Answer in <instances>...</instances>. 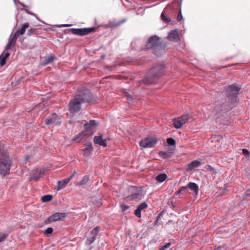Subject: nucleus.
Returning a JSON list of instances; mask_svg holds the SVG:
<instances>
[{
	"mask_svg": "<svg viewBox=\"0 0 250 250\" xmlns=\"http://www.w3.org/2000/svg\"><path fill=\"white\" fill-rule=\"evenodd\" d=\"M164 66L161 64H158L150 69L148 75L144 79V83L150 84L154 83L163 74Z\"/></svg>",
	"mask_w": 250,
	"mask_h": 250,
	"instance_id": "obj_1",
	"label": "nucleus"
},
{
	"mask_svg": "<svg viewBox=\"0 0 250 250\" xmlns=\"http://www.w3.org/2000/svg\"><path fill=\"white\" fill-rule=\"evenodd\" d=\"M128 195L125 197L126 201L139 202L144 197V191L142 187L130 186L128 188Z\"/></svg>",
	"mask_w": 250,
	"mask_h": 250,
	"instance_id": "obj_2",
	"label": "nucleus"
},
{
	"mask_svg": "<svg viewBox=\"0 0 250 250\" xmlns=\"http://www.w3.org/2000/svg\"><path fill=\"white\" fill-rule=\"evenodd\" d=\"M161 47V42L160 38L157 36L153 35L151 36L146 44V47L143 49L144 50L151 49L154 53L157 48Z\"/></svg>",
	"mask_w": 250,
	"mask_h": 250,
	"instance_id": "obj_3",
	"label": "nucleus"
},
{
	"mask_svg": "<svg viewBox=\"0 0 250 250\" xmlns=\"http://www.w3.org/2000/svg\"><path fill=\"white\" fill-rule=\"evenodd\" d=\"M76 97L83 103H89L93 99V97L90 91L87 89H83L78 92Z\"/></svg>",
	"mask_w": 250,
	"mask_h": 250,
	"instance_id": "obj_4",
	"label": "nucleus"
},
{
	"mask_svg": "<svg viewBox=\"0 0 250 250\" xmlns=\"http://www.w3.org/2000/svg\"><path fill=\"white\" fill-rule=\"evenodd\" d=\"M241 87L237 84H232L229 86L227 88V97L231 102H235L236 100L237 95L239 94V91Z\"/></svg>",
	"mask_w": 250,
	"mask_h": 250,
	"instance_id": "obj_5",
	"label": "nucleus"
},
{
	"mask_svg": "<svg viewBox=\"0 0 250 250\" xmlns=\"http://www.w3.org/2000/svg\"><path fill=\"white\" fill-rule=\"evenodd\" d=\"M182 0H173L171 4H168L164 8L166 13H177V11L181 9Z\"/></svg>",
	"mask_w": 250,
	"mask_h": 250,
	"instance_id": "obj_6",
	"label": "nucleus"
},
{
	"mask_svg": "<svg viewBox=\"0 0 250 250\" xmlns=\"http://www.w3.org/2000/svg\"><path fill=\"white\" fill-rule=\"evenodd\" d=\"M69 30L73 34L83 36L94 32L95 31V28H71L69 29Z\"/></svg>",
	"mask_w": 250,
	"mask_h": 250,
	"instance_id": "obj_7",
	"label": "nucleus"
},
{
	"mask_svg": "<svg viewBox=\"0 0 250 250\" xmlns=\"http://www.w3.org/2000/svg\"><path fill=\"white\" fill-rule=\"evenodd\" d=\"M81 102L76 96L69 104V110L71 113H76L80 111Z\"/></svg>",
	"mask_w": 250,
	"mask_h": 250,
	"instance_id": "obj_8",
	"label": "nucleus"
},
{
	"mask_svg": "<svg viewBox=\"0 0 250 250\" xmlns=\"http://www.w3.org/2000/svg\"><path fill=\"white\" fill-rule=\"evenodd\" d=\"M157 142L156 138H146L140 142V146L144 148L152 147L156 144Z\"/></svg>",
	"mask_w": 250,
	"mask_h": 250,
	"instance_id": "obj_9",
	"label": "nucleus"
},
{
	"mask_svg": "<svg viewBox=\"0 0 250 250\" xmlns=\"http://www.w3.org/2000/svg\"><path fill=\"white\" fill-rule=\"evenodd\" d=\"M189 117L188 115H183L173 120V125L176 128H180L184 124H186L188 120Z\"/></svg>",
	"mask_w": 250,
	"mask_h": 250,
	"instance_id": "obj_10",
	"label": "nucleus"
},
{
	"mask_svg": "<svg viewBox=\"0 0 250 250\" xmlns=\"http://www.w3.org/2000/svg\"><path fill=\"white\" fill-rule=\"evenodd\" d=\"M47 125H60L61 123L60 118L56 114L53 113L45 121Z\"/></svg>",
	"mask_w": 250,
	"mask_h": 250,
	"instance_id": "obj_11",
	"label": "nucleus"
},
{
	"mask_svg": "<svg viewBox=\"0 0 250 250\" xmlns=\"http://www.w3.org/2000/svg\"><path fill=\"white\" fill-rule=\"evenodd\" d=\"M99 230L100 228L99 227H95L91 230L85 242L86 245H90L94 242Z\"/></svg>",
	"mask_w": 250,
	"mask_h": 250,
	"instance_id": "obj_12",
	"label": "nucleus"
},
{
	"mask_svg": "<svg viewBox=\"0 0 250 250\" xmlns=\"http://www.w3.org/2000/svg\"><path fill=\"white\" fill-rule=\"evenodd\" d=\"M228 108L225 105H216L213 107L211 112L210 115L214 116L217 115H220L226 112Z\"/></svg>",
	"mask_w": 250,
	"mask_h": 250,
	"instance_id": "obj_13",
	"label": "nucleus"
},
{
	"mask_svg": "<svg viewBox=\"0 0 250 250\" xmlns=\"http://www.w3.org/2000/svg\"><path fill=\"white\" fill-rule=\"evenodd\" d=\"M66 214L63 212H57L51 215L47 218L46 222L47 223H51L53 222L58 221L62 218H65Z\"/></svg>",
	"mask_w": 250,
	"mask_h": 250,
	"instance_id": "obj_14",
	"label": "nucleus"
},
{
	"mask_svg": "<svg viewBox=\"0 0 250 250\" xmlns=\"http://www.w3.org/2000/svg\"><path fill=\"white\" fill-rule=\"evenodd\" d=\"M76 172H75L73 174H72L69 178L63 179L62 181H58L57 182L58 185L56 188V189L58 191L61 190L62 188H64L66 185L70 181V180L74 177L75 174H76Z\"/></svg>",
	"mask_w": 250,
	"mask_h": 250,
	"instance_id": "obj_15",
	"label": "nucleus"
},
{
	"mask_svg": "<svg viewBox=\"0 0 250 250\" xmlns=\"http://www.w3.org/2000/svg\"><path fill=\"white\" fill-rule=\"evenodd\" d=\"M188 188L190 190V193L192 194L197 196L198 193L199 187L195 183L189 182L187 185Z\"/></svg>",
	"mask_w": 250,
	"mask_h": 250,
	"instance_id": "obj_16",
	"label": "nucleus"
},
{
	"mask_svg": "<svg viewBox=\"0 0 250 250\" xmlns=\"http://www.w3.org/2000/svg\"><path fill=\"white\" fill-rule=\"evenodd\" d=\"M147 208V204L146 202H143L137 207V208L134 211L135 215L138 218L141 217V211Z\"/></svg>",
	"mask_w": 250,
	"mask_h": 250,
	"instance_id": "obj_17",
	"label": "nucleus"
},
{
	"mask_svg": "<svg viewBox=\"0 0 250 250\" xmlns=\"http://www.w3.org/2000/svg\"><path fill=\"white\" fill-rule=\"evenodd\" d=\"M93 148L91 143H89L85 148L82 149V151L83 152V156L84 157L87 158L92 153Z\"/></svg>",
	"mask_w": 250,
	"mask_h": 250,
	"instance_id": "obj_18",
	"label": "nucleus"
},
{
	"mask_svg": "<svg viewBox=\"0 0 250 250\" xmlns=\"http://www.w3.org/2000/svg\"><path fill=\"white\" fill-rule=\"evenodd\" d=\"M167 38L169 40L175 42H178L180 40L177 30H172L169 33Z\"/></svg>",
	"mask_w": 250,
	"mask_h": 250,
	"instance_id": "obj_19",
	"label": "nucleus"
},
{
	"mask_svg": "<svg viewBox=\"0 0 250 250\" xmlns=\"http://www.w3.org/2000/svg\"><path fill=\"white\" fill-rule=\"evenodd\" d=\"M94 143L104 147L106 146V140L103 139L102 135L95 136L94 138Z\"/></svg>",
	"mask_w": 250,
	"mask_h": 250,
	"instance_id": "obj_20",
	"label": "nucleus"
},
{
	"mask_svg": "<svg viewBox=\"0 0 250 250\" xmlns=\"http://www.w3.org/2000/svg\"><path fill=\"white\" fill-rule=\"evenodd\" d=\"M29 27V24L28 23H24L22 25L21 27L18 29L14 33L15 35L18 38L20 35H22L25 32V30Z\"/></svg>",
	"mask_w": 250,
	"mask_h": 250,
	"instance_id": "obj_21",
	"label": "nucleus"
},
{
	"mask_svg": "<svg viewBox=\"0 0 250 250\" xmlns=\"http://www.w3.org/2000/svg\"><path fill=\"white\" fill-rule=\"evenodd\" d=\"M201 165V161L194 160L188 165L187 171L192 170L194 168L199 167Z\"/></svg>",
	"mask_w": 250,
	"mask_h": 250,
	"instance_id": "obj_22",
	"label": "nucleus"
},
{
	"mask_svg": "<svg viewBox=\"0 0 250 250\" xmlns=\"http://www.w3.org/2000/svg\"><path fill=\"white\" fill-rule=\"evenodd\" d=\"M17 39L18 37L16 36V35H15L14 34L13 36L10 40L8 44L5 47V50H6L9 49L11 47L14 46L16 44Z\"/></svg>",
	"mask_w": 250,
	"mask_h": 250,
	"instance_id": "obj_23",
	"label": "nucleus"
},
{
	"mask_svg": "<svg viewBox=\"0 0 250 250\" xmlns=\"http://www.w3.org/2000/svg\"><path fill=\"white\" fill-rule=\"evenodd\" d=\"M54 57L53 56L45 57L42 60V64L43 65H46L52 62L54 60Z\"/></svg>",
	"mask_w": 250,
	"mask_h": 250,
	"instance_id": "obj_24",
	"label": "nucleus"
},
{
	"mask_svg": "<svg viewBox=\"0 0 250 250\" xmlns=\"http://www.w3.org/2000/svg\"><path fill=\"white\" fill-rule=\"evenodd\" d=\"M10 54L8 52L6 53L3 56H0V65L2 66L6 63V59L9 56Z\"/></svg>",
	"mask_w": 250,
	"mask_h": 250,
	"instance_id": "obj_25",
	"label": "nucleus"
},
{
	"mask_svg": "<svg viewBox=\"0 0 250 250\" xmlns=\"http://www.w3.org/2000/svg\"><path fill=\"white\" fill-rule=\"evenodd\" d=\"M188 191V188L187 186H186V187L183 186V187H181L175 193V194L181 195L185 194V193L187 192Z\"/></svg>",
	"mask_w": 250,
	"mask_h": 250,
	"instance_id": "obj_26",
	"label": "nucleus"
},
{
	"mask_svg": "<svg viewBox=\"0 0 250 250\" xmlns=\"http://www.w3.org/2000/svg\"><path fill=\"white\" fill-rule=\"evenodd\" d=\"M39 34L38 33V30L36 28H31L28 30L27 35L29 36L31 35H35L37 36Z\"/></svg>",
	"mask_w": 250,
	"mask_h": 250,
	"instance_id": "obj_27",
	"label": "nucleus"
},
{
	"mask_svg": "<svg viewBox=\"0 0 250 250\" xmlns=\"http://www.w3.org/2000/svg\"><path fill=\"white\" fill-rule=\"evenodd\" d=\"M97 125L96 122L95 120H91L89 123H86L85 126L87 129H89L90 128L95 127Z\"/></svg>",
	"mask_w": 250,
	"mask_h": 250,
	"instance_id": "obj_28",
	"label": "nucleus"
},
{
	"mask_svg": "<svg viewBox=\"0 0 250 250\" xmlns=\"http://www.w3.org/2000/svg\"><path fill=\"white\" fill-rule=\"evenodd\" d=\"M89 180V177L87 175H85L83 177L82 180L78 183L77 185L80 186L86 184Z\"/></svg>",
	"mask_w": 250,
	"mask_h": 250,
	"instance_id": "obj_29",
	"label": "nucleus"
},
{
	"mask_svg": "<svg viewBox=\"0 0 250 250\" xmlns=\"http://www.w3.org/2000/svg\"><path fill=\"white\" fill-rule=\"evenodd\" d=\"M167 176L166 174H160L157 176L156 179L160 183L163 182L166 179Z\"/></svg>",
	"mask_w": 250,
	"mask_h": 250,
	"instance_id": "obj_30",
	"label": "nucleus"
},
{
	"mask_svg": "<svg viewBox=\"0 0 250 250\" xmlns=\"http://www.w3.org/2000/svg\"><path fill=\"white\" fill-rule=\"evenodd\" d=\"M125 21H126L125 20H122L121 21H118L117 22H116L115 23H110V24L107 25L106 27H117V26H120L121 24H122L124 22H125Z\"/></svg>",
	"mask_w": 250,
	"mask_h": 250,
	"instance_id": "obj_31",
	"label": "nucleus"
},
{
	"mask_svg": "<svg viewBox=\"0 0 250 250\" xmlns=\"http://www.w3.org/2000/svg\"><path fill=\"white\" fill-rule=\"evenodd\" d=\"M165 14H169V13H166L164 10L161 15V19L165 22L168 23L171 21V20L169 18H167L166 16H165Z\"/></svg>",
	"mask_w": 250,
	"mask_h": 250,
	"instance_id": "obj_32",
	"label": "nucleus"
},
{
	"mask_svg": "<svg viewBox=\"0 0 250 250\" xmlns=\"http://www.w3.org/2000/svg\"><path fill=\"white\" fill-rule=\"evenodd\" d=\"M159 155L161 157L166 159L169 157L171 155L170 153L168 152L161 151L159 153Z\"/></svg>",
	"mask_w": 250,
	"mask_h": 250,
	"instance_id": "obj_33",
	"label": "nucleus"
},
{
	"mask_svg": "<svg viewBox=\"0 0 250 250\" xmlns=\"http://www.w3.org/2000/svg\"><path fill=\"white\" fill-rule=\"evenodd\" d=\"M52 196L50 195H46L42 197V201L43 202H47L51 200Z\"/></svg>",
	"mask_w": 250,
	"mask_h": 250,
	"instance_id": "obj_34",
	"label": "nucleus"
},
{
	"mask_svg": "<svg viewBox=\"0 0 250 250\" xmlns=\"http://www.w3.org/2000/svg\"><path fill=\"white\" fill-rule=\"evenodd\" d=\"M43 174V172L41 170H40V172L38 175H32L30 177V179L31 180H34L35 181H38V180L41 178V175Z\"/></svg>",
	"mask_w": 250,
	"mask_h": 250,
	"instance_id": "obj_35",
	"label": "nucleus"
},
{
	"mask_svg": "<svg viewBox=\"0 0 250 250\" xmlns=\"http://www.w3.org/2000/svg\"><path fill=\"white\" fill-rule=\"evenodd\" d=\"M167 142L168 146H175L176 145V141L171 138H167Z\"/></svg>",
	"mask_w": 250,
	"mask_h": 250,
	"instance_id": "obj_36",
	"label": "nucleus"
},
{
	"mask_svg": "<svg viewBox=\"0 0 250 250\" xmlns=\"http://www.w3.org/2000/svg\"><path fill=\"white\" fill-rule=\"evenodd\" d=\"M84 135L83 132H80L76 135L72 139V142H76L79 138H82Z\"/></svg>",
	"mask_w": 250,
	"mask_h": 250,
	"instance_id": "obj_37",
	"label": "nucleus"
},
{
	"mask_svg": "<svg viewBox=\"0 0 250 250\" xmlns=\"http://www.w3.org/2000/svg\"><path fill=\"white\" fill-rule=\"evenodd\" d=\"M53 231V229L52 228H48L45 231H44V234L49 236L52 233Z\"/></svg>",
	"mask_w": 250,
	"mask_h": 250,
	"instance_id": "obj_38",
	"label": "nucleus"
},
{
	"mask_svg": "<svg viewBox=\"0 0 250 250\" xmlns=\"http://www.w3.org/2000/svg\"><path fill=\"white\" fill-rule=\"evenodd\" d=\"M124 93L125 94V97H126L127 100L129 101H131L132 100V97L130 94H129L125 90H124Z\"/></svg>",
	"mask_w": 250,
	"mask_h": 250,
	"instance_id": "obj_39",
	"label": "nucleus"
},
{
	"mask_svg": "<svg viewBox=\"0 0 250 250\" xmlns=\"http://www.w3.org/2000/svg\"><path fill=\"white\" fill-rule=\"evenodd\" d=\"M177 12H178V15L177 17V20L178 21H181L183 18V16L182 15V12H181V9H180L179 11H177Z\"/></svg>",
	"mask_w": 250,
	"mask_h": 250,
	"instance_id": "obj_40",
	"label": "nucleus"
},
{
	"mask_svg": "<svg viewBox=\"0 0 250 250\" xmlns=\"http://www.w3.org/2000/svg\"><path fill=\"white\" fill-rule=\"evenodd\" d=\"M7 234L0 232V243L3 242L7 238Z\"/></svg>",
	"mask_w": 250,
	"mask_h": 250,
	"instance_id": "obj_41",
	"label": "nucleus"
},
{
	"mask_svg": "<svg viewBox=\"0 0 250 250\" xmlns=\"http://www.w3.org/2000/svg\"><path fill=\"white\" fill-rule=\"evenodd\" d=\"M171 246V243L169 242L162 246L159 250H166L168 248Z\"/></svg>",
	"mask_w": 250,
	"mask_h": 250,
	"instance_id": "obj_42",
	"label": "nucleus"
},
{
	"mask_svg": "<svg viewBox=\"0 0 250 250\" xmlns=\"http://www.w3.org/2000/svg\"><path fill=\"white\" fill-rule=\"evenodd\" d=\"M242 152H243V154H244L246 157H249L250 153H249V151L247 149H243Z\"/></svg>",
	"mask_w": 250,
	"mask_h": 250,
	"instance_id": "obj_43",
	"label": "nucleus"
},
{
	"mask_svg": "<svg viewBox=\"0 0 250 250\" xmlns=\"http://www.w3.org/2000/svg\"><path fill=\"white\" fill-rule=\"evenodd\" d=\"M120 207L123 211H125L129 208V206L125 205H121Z\"/></svg>",
	"mask_w": 250,
	"mask_h": 250,
	"instance_id": "obj_44",
	"label": "nucleus"
},
{
	"mask_svg": "<svg viewBox=\"0 0 250 250\" xmlns=\"http://www.w3.org/2000/svg\"><path fill=\"white\" fill-rule=\"evenodd\" d=\"M245 197H249L250 196V189H248L245 192Z\"/></svg>",
	"mask_w": 250,
	"mask_h": 250,
	"instance_id": "obj_45",
	"label": "nucleus"
},
{
	"mask_svg": "<svg viewBox=\"0 0 250 250\" xmlns=\"http://www.w3.org/2000/svg\"><path fill=\"white\" fill-rule=\"evenodd\" d=\"M30 156L27 155L25 157V163H26L30 158Z\"/></svg>",
	"mask_w": 250,
	"mask_h": 250,
	"instance_id": "obj_46",
	"label": "nucleus"
},
{
	"mask_svg": "<svg viewBox=\"0 0 250 250\" xmlns=\"http://www.w3.org/2000/svg\"><path fill=\"white\" fill-rule=\"evenodd\" d=\"M70 26V24H63V25L60 26V27H68Z\"/></svg>",
	"mask_w": 250,
	"mask_h": 250,
	"instance_id": "obj_47",
	"label": "nucleus"
},
{
	"mask_svg": "<svg viewBox=\"0 0 250 250\" xmlns=\"http://www.w3.org/2000/svg\"><path fill=\"white\" fill-rule=\"evenodd\" d=\"M221 248H222L221 247H218L217 248L214 249L213 250H221Z\"/></svg>",
	"mask_w": 250,
	"mask_h": 250,
	"instance_id": "obj_48",
	"label": "nucleus"
},
{
	"mask_svg": "<svg viewBox=\"0 0 250 250\" xmlns=\"http://www.w3.org/2000/svg\"><path fill=\"white\" fill-rule=\"evenodd\" d=\"M24 10H25V11L27 13L30 14H31V15H34L33 13H31V12H29V11H28V10H27V9H24Z\"/></svg>",
	"mask_w": 250,
	"mask_h": 250,
	"instance_id": "obj_49",
	"label": "nucleus"
},
{
	"mask_svg": "<svg viewBox=\"0 0 250 250\" xmlns=\"http://www.w3.org/2000/svg\"><path fill=\"white\" fill-rule=\"evenodd\" d=\"M101 205V203L99 202L98 204H97V206H100Z\"/></svg>",
	"mask_w": 250,
	"mask_h": 250,
	"instance_id": "obj_50",
	"label": "nucleus"
},
{
	"mask_svg": "<svg viewBox=\"0 0 250 250\" xmlns=\"http://www.w3.org/2000/svg\"><path fill=\"white\" fill-rule=\"evenodd\" d=\"M20 4H21V5L22 7H25V5L24 4H22V3H20Z\"/></svg>",
	"mask_w": 250,
	"mask_h": 250,
	"instance_id": "obj_51",
	"label": "nucleus"
}]
</instances>
